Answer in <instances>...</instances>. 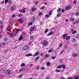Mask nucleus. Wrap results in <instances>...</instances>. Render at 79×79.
Returning <instances> with one entry per match:
<instances>
[{
  "label": "nucleus",
  "instance_id": "obj_1",
  "mask_svg": "<svg viewBox=\"0 0 79 79\" xmlns=\"http://www.w3.org/2000/svg\"><path fill=\"white\" fill-rule=\"evenodd\" d=\"M28 48V45H25L23 48V51H25L26 50H27Z\"/></svg>",
  "mask_w": 79,
  "mask_h": 79
},
{
  "label": "nucleus",
  "instance_id": "obj_2",
  "mask_svg": "<svg viewBox=\"0 0 79 79\" xmlns=\"http://www.w3.org/2000/svg\"><path fill=\"white\" fill-rule=\"evenodd\" d=\"M43 44L44 46H46L48 45V42L47 41H45L43 42Z\"/></svg>",
  "mask_w": 79,
  "mask_h": 79
},
{
  "label": "nucleus",
  "instance_id": "obj_3",
  "mask_svg": "<svg viewBox=\"0 0 79 79\" xmlns=\"http://www.w3.org/2000/svg\"><path fill=\"white\" fill-rule=\"evenodd\" d=\"M11 73V72L10 70H7L6 72V74H10Z\"/></svg>",
  "mask_w": 79,
  "mask_h": 79
},
{
  "label": "nucleus",
  "instance_id": "obj_4",
  "mask_svg": "<svg viewBox=\"0 0 79 79\" xmlns=\"http://www.w3.org/2000/svg\"><path fill=\"white\" fill-rule=\"evenodd\" d=\"M72 42L73 43H75L76 42V39L75 38H72L71 40Z\"/></svg>",
  "mask_w": 79,
  "mask_h": 79
},
{
  "label": "nucleus",
  "instance_id": "obj_5",
  "mask_svg": "<svg viewBox=\"0 0 79 79\" xmlns=\"http://www.w3.org/2000/svg\"><path fill=\"white\" fill-rule=\"evenodd\" d=\"M10 9L12 11L15 10H16V7H15V6H13L11 7Z\"/></svg>",
  "mask_w": 79,
  "mask_h": 79
},
{
  "label": "nucleus",
  "instance_id": "obj_6",
  "mask_svg": "<svg viewBox=\"0 0 79 79\" xmlns=\"http://www.w3.org/2000/svg\"><path fill=\"white\" fill-rule=\"evenodd\" d=\"M19 21L20 24H22L23 23V19H19Z\"/></svg>",
  "mask_w": 79,
  "mask_h": 79
},
{
  "label": "nucleus",
  "instance_id": "obj_7",
  "mask_svg": "<svg viewBox=\"0 0 79 79\" xmlns=\"http://www.w3.org/2000/svg\"><path fill=\"white\" fill-rule=\"evenodd\" d=\"M38 55H39V52H36L35 54L33 55V56L34 57V56H37Z\"/></svg>",
  "mask_w": 79,
  "mask_h": 79
},
{
  "label": "nucleus",
  "instance_id": "obj_8",
  "mask_svg": "<svg viewBox=\"0 0 79 79\" xmlns=\"http://www.w3.org/2000/svg\"><path fill=\"white\" fill-rule=\"evenodd\" d=\"M73 56V57H77L78 56V54H72Z\"/></svg>",
  "mask_w": 79,
  "mask_h": 79
},
{
  "label": "nucleus",
  "instance_id": "obj_9",
  "mask_svg": "<svg viewBox=\"0 0 79 79\" xmlns=\"http://www.w3.org/2000/svg\"><path fill=\"white\" fill-rule=\"evenodd\" d=\"M35 29V27H31L30 28V32H32L33 30H34Z\"/></svg>",
  "mask_w": 79,
  "mask_h": 79
},
{
  "label": "nucleus",
  "instance_id": "obj_10",
  "mask_svg": "<svg viewBox=\"0 0 79 79\" xmlns=\"http://www.w3.org/2000/svg\"><path fill=\"white\" fill-rule=\"evenodd\" d=\"M53 34V31H51L49 33L48 35H47V36H50V35H52Z\"/></svg>",
  "mask_w": 79,
  "mask_h": 79
},
{
  "label": "nucleus",
  "instance_id": "obj_11",
  "mask_svg": "<svg viewBox=\"0 0 79 79\" xmlns=\"http://www.w3.org/2000/svg\"><path fill=\"white\" fill-rule=\"evenodd\" d=\"M37 10V8H34L31 9V11H35V10Z\"/></svg>",
  "mask_w": 79,
  "mask_h": 79
},
{
  "label": "nucleus",
  "instance_id": "obj_12",
  "mask_svg": "<svg viewBox=\"0 0 79 79\" xmlns=\"http://www.w3.org/2000/svg\"><path fill=\"white\" fill-rule=\"evenodd\" d=\"M62 46H63V44L61 43L60 44H59V46L58 48H57V50H58V49H59V48H60V47H62Z\"/></svg>",
  "mask_w": 79,
  "mask_h": 79
},
{
  "label": "nucleus",
  "instance_id": "obj_13",
  "mask_svg": "<svg viewBox=\"0 0 79 79\" xmlns=\"http://www.w3.org/2000/svg\"><path fill=\"white\" fill-rule=\"evenodd\" d=\"M69 39H70V36H68L66 37L65 40H69Z\"/></svg>",
  "mask_w": 79,
  "mask_h": 79
},
{
  "label": "nucleus",
  "instance_id": "obj_14",
  "mask_svg": "<svg viewBox=\"0 0 79 79\" xmlns=\"http://www.w3.org/2000/svg\"><path fill=\"white\" fill-rule=\"evenodd\" d=\"M71 8V6H67L66 7V10H70V9Z\"/></svg>",
  "mask_w": 79,
  "mask_h": 79
},
{
  "label": "nucleus",
  "instance_id": "obj_15",
  "mask_svg": "<svg viewBox=\"0 0 79 79\" xmlns=\"http://www.w3.org/2000/svg\"><path fill=\"white\" fill-rule=\"evenodd\" d=\"M9 34L11 37H13V33L12 32H11Z\"/></svg>",
  "mask_w": 79,
  "mask_h": 79
},
{
  "label": "nucleus",
  "instance_id": "obj_16",
  "mask_svg": "<svg viewBox=\"0 0 79 79\" xmlns=\"http://www.w3.org/2000/svg\"><path fill=\"white\" fill-rule=\"evenodd\" d=\"M70 20L72 22H73V21H74V19L73 18H71L70 19Z\"/></svg>",
  "mask_w": 79,
  "mask_h": 79
},
{
  "label": "nucleus",
  "instance_id": "obj_17",
  "mask_svg": "<svg viewBox=\"0 0 79 79\" xmlns=\"http://www.w3.org/2000/svg\"><path fill=\"white\" fill-rule=\"evenodd\" d=\"M61 67H62V68L64 69H65V65H61Z\"/></svg>",
  "mask_w": 79,
  "mask_h": 79
},
{
  "label": "nucleus",
  "instance_id": "obj_18",
  "mask_svg": "<svg viewBox=\"0 0 79 79\" xmlns=\"http://www.w3.org/2000/svg\"><path fill=\"white\" fill-rule=\"evenodd\" d=\"M26 56L28 57V56H32V54H27L26 55Z\"/></svg>",
  "mask_w": 79,
  "mask_h": 79
},
{
  "label": "nucleus",
  "instance_id": "obj_19",
  "mask_svg": "<svg viewBox=\"0 0 79 79\" xmlns=\"http://www.w3.org/2000/svg\"><path fill=\"white\" fill-rule=\"evenodd\" d=\"M32 22L29 23L28 24V27H29V26H31V25H32Z\"/></svg>",
  "mask_w": 79,
  "mask_h": 79
},
{
  "label": "nucleus",
  "instance_id": "obj_20",
  "mask_svg": "<svg viewBox=\"0 0 79 79\" xmlns=\"http://www.w3.org/2000/svg\"><path fill=\"white\" fill-rule=\"evenodd\" d=\"M22 39H23V36L22 35L20 36L19 40H21Z\"/></svg>",
  "mask_w": 79,
  "mask_h": 79
},
{
  "label": "nucleus",
  "instance_id": "obj_21",
  "mask_svg": "<svg viewBox=\"0 0 79 79\" xmlns=\"http://www.w3.org/2000/svg\"><path fill=\"white\" fill-rule=\"evenodd\" d=\"M79 21H77L75 22H74L73 24H79Z\"/></svg>",
  "mask_w": 79,
  "mask_h": 79
},
{
  "label": "nucleus",
  "instance_id": "obj_22",
  "mask_svg": "<svg viewBox=\"0 0 79 79\" xmlns=\"http://www.w3.org/2000/svg\"><path fill=\"white\" fill-rule=\"evenodd\" d=\"M55 72L56 73H59V72H60V70L58 69H56L55 70Z\"/></svg>",
  "mask_w": 79,
  "mask_h": 79
},
{
  "label": "nucleus",
  "instance_id": "obj_23",
  "mask_svg": "<svg viewBox=\"0 0 79 79\" xmlns=\"http://www.w3.org/2000/svg\"><path fill=\"white\" fill-rule=\"evenodd\" d=\"M67 35L68 34H65L63 36V38H65V37H66V36H67Z\"/></svg>",
  "mask_w": 79,
  "mask_h": 79
},
{
  "label": "nucleus",
  "instance_id": "obj_24",
  "mask_svg": "<svg viewBox=\"0 0 79 79\" xmlns=\"http://www.w3.org/2000/svg\"><path fill=\"white\" fill-rule=\"evenodd\" d=\"M61 16V14H60V13H58L57 16V17L58 18H59V17H60V16Z\"/></svg>",
  "mask_w": 79,
  "mask_h": 79
},
{
  "label": "nucleus",
  "instance_id": "obj_25",
  "mask_svg": "<svg viewBox=\"0 0 79 79\" xmlns=\"http://www.w3.org/2000/svg\"><path fill=\"white\" fill-rule=\"evenodd\" d=\"M79 77L78 76H75L74 77L73 79H79Z\"/></svg>",
  "mask_w": 79,
  "mask_h": 79
},
{
  "label": "nucleus",
  "instance_id": "obj_26",
  "mask_svg": "<svg viewBox=\"0 0 79 79\" xmlns=\"http://www.w3.org/2000/svg\"><path fill=\"white\" fill-rule=\"evenodd\" d=\"M7 31H10V26H9L8 27L7 29Z\"/></svg>",
  "mask_w": 79,
  "mask_h": 79
},
{
  "label": "nucleus",
  "instance_id": "obj_27",
  "mask_svg": "<svg viewBox=\"0 0 79 79\" xmlns=\"http://www.w3.org/2000/svg\"><path fill=\"white\" fill-rule=\"evenodd\" d=\"M52 10H51L49 13V16H50L51 15H52Z\"/></svg>",
  "mask_w": 79,
  "mask_h": 79
},
{
  "label": "nucleus",
  "instance_id": "obj_28",
  "mask_svg": "<svg viewBox=\"0 0 79 79\" xmlns=\"http://www.w3.org/2000/svg\"><path fill=\"white\" fill-rule=\"evenodd\" d=\"M60 10H61V9L59 8L57 10V13H59L60 11Z\"/></svg>",
  "mask_w": 79,
  "mask_h": 79
},
{
  "label": "nucleus",
  "instance_id": "obj_29",
  "mask_svg": "<svg viewBox=\"0 0 79 79\" xmlns=\"http://www.w3.org/2000/svg\"><path fill=\"white\" fill-rule=\"evenodd\" d=\"M40 58V56L36 57L35 59V61H37V60H38V59H39V58Z\"/></svg>",
  "mask_w": 79,
  "mask_h": 79
},
{
  "label": "nucleus",
  "instance_id": "obj_30",
  "mask_svg": "<svg viewBox=\"0 0 79 79\" xmlns=\"http://www.w3.org/2000/svg\"><path fill=\"white\" fill-rule=\"evenodd\" d=\"M50 62H48L47 63V66H50Z\"/></svg>",
  "mask_w": 79,
  "mask_h": 79
},
{
  "label": "nucleus",
  "instance_id": "obj_31",
  "mask_svg": "<svg viewBox=\"0 0 79 79\" xmlns=\"http://www.w3.org/2000/svg\"><path fill=\"white\" fill-rule=\"evenodd\" d=\"M55 58V56H52L51 57V59H52V60H54Z\"/></svg>",
  "mask_w": 79,
  "mask_h": 79
},
{
  "label": "nucleus",
  "instance_id": "obj_32",
  "mask_svg": "<svg viewBox=\"0 0 79 79\" xmlns=\"http://www.w3.org/2000/svg\"><path fill=\"white\" fill-rule=\"evenodd\" d=\"M76 32H77V31H74L72 32V34H76Z\"/></svg>",
  "mask_w": 79,
  "mask_h": 79
},
{
  "label": "nucleus",
  "instance_id": "obj_33",
  "mask_svg": "<svg viewBox=\"0 0 79 79\" xmlns=\"http://www.w3.org/2000/svg\"><path fill=\"white\" fill-rule=\"evenodd\" d=\"M61 68V65H60L59 66L57 67V68H58V69H59L60 68Z\"/></svg>",
  "mask_w": 79,
  "mask_h": 79
},
{
  "label": "nucleus",
  "instance_id": "obj_34",
  "mask_svg": "<svg viewBox=\"0 0 79 79\" xmlns=\"http://www.w3.org/2000/svg\"><path fill=\"white\" fill-rule=\"evenodd\" d=\"M22 13H25V10L24 9H23L22 11Z\"/></svg>",
  "mask_w": 79,
  "mask_h": 79
},
{
  "label": "nucleus",
  "instance_id": "obj_35",
  "mask_svg": "<svg viewBox=\"0 0 79 79\" xmlns=\"http://www.w3.org/2000/svg\"><path fill=\"white\" fill-rule=\"evenodd\" d=\"M8 0H5V3L6 4H7V3H8Z\"/></svg>",
  "mask_w": 79,
  "mask_h": 79
},
{
  "label": "nucleus",
  "instance_id": "obj_36",
  "mask_svg": "<svg viewBox=\"0 0 79 79\" xmlns=\"http://www.w3.org/2000/svg\"><path fill=\"white\" fill-rule=\"evenodd\" d=\"M53 50H52V49H50L48 50V52L49 53H50L51 52H52V51Z\"/></svg>",
  "mask_w": 79,
  "mask_h": 79
},
{
  "label": "nucleus",
  "instance_id": "obj_37",
  "mask_svg": "<svg viewBox=\"0 0 79 79\" xmlns=\"http://www.w3.org/2000/svg\"><path fill=\"white\" fill-rule=\"evenodd\" d=\"M42 13L40 12L39 13V15L40 16V15H42Z\"/></svg>",
  "mask_w": 79,
  "mask_h": 79
},
{
  "label": "nucleus",
  "instance_id": "obj_38",
  "mask_svg": "<svg viewBox=\"0 0 79 79\" xmlns=\"http://www.w3.org/2000/svg\"><path fill=\"white\" fill-rule=\"evenodd\" d=\"M8 40V38H4V41H6V40Z\"/></svg>",
  "mask_w": 79,
  "mask_h": 79
},
{
  "label": "nucleus",
  "instance_id": "obj_39",
  "mask_svg": "<svg viewBox=\"0 0 79 79\" xmlns=\"http://www.w3.org/2000/svg\"><path fill=\"white\" fill-rule=\"evenodd\" d=\"M76 3H77V2L76 1H74L73 2V4H76Z\"/></svg>",
  "mask_w": 79,
  "mask_h": 79
},
{
  "label": "nucleus",
  "instance_id": "obj_40",
  "mask_svg": "<svg viewBox=\"0 0 79 79\" xmlns=\"http://www.w3.org/2000/svg\"><path fill=\"white\" fill-rule=\"evenodd\" d=\"M33 38H34V37L32 36L31 35L30 37L31 40H32V39H33Z\"/></svg>",
  "mask_w": 79,
  "mask_h": 79
},
{
  "label": "nucleus",
  "instance_id": "obj_41",
  "mask_svg": "<svg viewBox=\"0 0 79 79\" xmlns=\"http://www.w3.org/2000/svg\"><path fill=\"white\" fill-rule=\"evenodd\" d=\"M64 52V50H63L62 51H61L60 52V54H62V53H63Z\"/></svg>",
  "mask_w": 79,
  "mask_h": 79
},
{
  "label": "nucleus",
  "instance_id": "obj_42",
  "mask_svg": "<svg viewBox=\"0 0 79 79\" xmlns=\"http://www.w3.org/2000/svg\"><path fill=\"white\" fill-rule=\"evenodd\" d=\"M48 32V29H46V30L44 32L45 33H47Z\"/></svg>",
  "mask_w": 79,
  "mask_h": 79
},
{
  "label": "nucleus",
  "instance_id": "obj_43",
  "mask_svg": "<svg viewBox=\"0 0 79 79\" xmlns=\"http://www.w3.org/2000/svg\"><path fill=\"white\" fill-rule=\"evenodd\" d=\"M2 45H6V44L5 43H2Z\"/></svg>",
  "mask_w": 79,
  "mask_h": 79
},
{
  "label": "nucleus",
  "instance_id": "obj_44",
  "mask_svg": "<svg viewBox=\"0 0 79 79\" xmlns=\"http://www.w3.org/2000/svg\"><path fill=\"white\" fill-rule=\"evenodd\" d=\"M22 66H25V64L23 63L22 64H21Z\"/></svg>",
  "mask_w": 79,
  "mask_h": 79
},
{
  "label": "nucleus",
  "instance_id": "obj_45",
  "mask_svg": "<svg viewBox=\"0 0 79 79\" xmlns=\"http://www.w3.org/2000/svg\"><path fill=\"white\" fill-rule=\"evenodd\" d=\"M79 15V12H77V13L76 14V16H78V15Z\"/></svg>",
  "mask_w": 79,
  "mask_h": 79
},
{
  "label": "nucleus",
  "instance_id": "obj_46",
  "mask_svg": "<svg viewBox=\"0 0 79 79\" xmlns=\"http://www.w3.org/2000/svg\"><path fill=\"white\" fill-rule=\"evenodd\" d=\"M23 69H21L19 70V72H21V71H23Z\"/></svg>",
  "mask_w": 79,
  "mask_h": 79
},
{
  "label": "nucleus",
  "instance_id": "obj_47",
  "mask_svg": "<svg viewBox=\"0 0 79 79\" xmlns=\"http://www.w3.org/2000/svg\"><path fill=\"white\" fill-rule=\"evenodd\" d=\"M15 16V15H12V18H14Z\"/></svg>",
  "mask_w": 79,
  "mask_h": 79
},
{
  "label": "nucleus",
  "instance_id": "obj_48",
  "mask_svg": "<svg viewBox=\"0 0 79 79\" xmlns=\"http://www.w3.org/2000/svg\"><path fill=\"white\" fill-rule=\"evenodd\" d=\"M62 10V12H64V11H65V10L64 9H61Z\"/></svg>",
  "mask_w": 79,
  "mask_h": 79
},
{
  "label": "nucleus",
  "instance_id": "obj_49",
  "mask_svg": "<svg viewBox=\"0 0 79 79\" xmlns=\"http://www.w3.org/2000/svg\"><path fill=\"white\" fill-rule=\"evenodd\" d=\"M68 79H73L72 77H69Z\"/></svg>",
  "mask_w": 79,
  "mask_h": 79
},
{
  "label": "nucleus",
  "instance_id": "obj_50",
  "mask_svg": "<svg viewBox=\"0 0 79 79\" xmlns=\"http://www.w3.org/2000/svg\"><path fill=\"white\" fill-rule=\"evenodd\" d=\"M45 57H48V55L47 54L45 56Z\"/></svg>",
  "mask_w": 79,
  "mask_h": 79
},
{
  "label": "nucleus",
  "instance_id": "obj_51",
  "mask_svg": "<svg viewBox=\"0 0 79 79\" xmlns=\"http://www.w3.org/2000/svg\"><path fill=\"white\" fill-rule=\"evenodd\" d=\"M22 16V15H21V14H19L18 15V16Z\"/></svg>",
  "mask_w": 79,
  "mask_h": 79
},
{
  "label": "nucleus",
  "instance_id": "obj_52",
  "mask_svg": "<svg viewBox=\"0 0 79 79\" xmlns=\"http://www.w3.org/2000/svg\"><path fill=\"white\" fill-rule=\"evenodd\" d=\"M33 66V64H30L29 65V66H30V67H31V66Z\"/></svg>",
  "mask_w": 79,
  "mask_h": 79
},
{
  "label": "nucleus",
  "instance_id": "obj_53",
  "mask_svg": "<svg viewBox=\"0 0 79 79\" xmlns=\"http://www.w3.org/2000/svg\"><path fill=\"white\" fill-rule=\"evenodd\" d=\"M35 5H37V2L36 1L35 2Z\"/></svg>",
  "mask_w": 79,
  "mask_h": 79
},
{
  "label": "nucleus",
  "instance_id": "obj_54",
  "mask_svg": "<svg viewBox=\"0 0 79 79\" xmlns=\"http://www.w3.org/2000/svg\"><path fill=\"white\" fill-rule=\"evenodd\" d=\"M44 67H41V69L44 70Z\"/></svg>",
  "mask_w": 79,
  "mask_h": 79
},
{
  "label": "nucleus",
  "instance_id": "obj_55",
  "mask_svg": "<svg viewBox=\"0 0 79 79\" xmlns=\"http://www.w3.org/2000/svg\"><path fill=\"white\" fill-rule=\"evenodd\" d=\"M19 31V30L18 29L16 30V33H18V31Z\"/></svg>",
  "mask_w": 79,
  "mask_h": 79
},
{
  "label": "nucleus",
  "instance_id": "obj_56",
  "mask_svg": "<svg viewBox=\"0 0 79 79\" xmlns=\"http://www.w3.org/2000/svg\"><path fill=\"white\" fill-rule=\"evenodd\" d=\"M0 28H1V29H2V28H3V26H1L0 27Z\"/></svg>",
  "mask_w": 79,
  "mask_h": 79
},
{
  "label": "nucleus",
  "instance_id": "obj_57",
  "mask_svg": "<svg viewBox=\"0 0 79 79\" xmlns=\"http://www.w3.org/2000/svg\"><path fill=\"white\" fill-rule=\"evenodd\" d=\"M49 16V15H46V17H47L48 18Z\"/></svg>",
  "mask_w": 79,
  "mask_h": 79
},
{
  "label": "nucleus",
  "instance_id": "obj_58",
  "mask_svg": "<svg viewBox=\"0 0 79 79\" xmlns=\"http://www.w3.org/2000/svg\"><path fill=\"white\" fill-rule=\"evenodd\" d=\"M39 67H36V69H39Z\"/></svg>",
  "mask_w": 79,
  "mask_h": 79
},
{
  "label": "nucleus",
  "instance_id": "obj_59",
  "mask_svg": "<svg viewBox=\"0 0 79 79\" xmlns=\"http://www.w3.org/2000/svg\"><path fill=\"white\" fill-rule=\"evenodd\" d=\"M42 10H44V7H42L41 8Z\"/></svg>",
  "mask_w": 79,
  "mask_h": 79
},
{
  "label": "nucleus",
  "instance_id": "obj_60",
  "mask_svg": "<svg viewBox=\"0 0 79 79\" xmlns=\"http://www.w3.org/2000/svg\"><path fill=\"white\" fill-rule=\"evenodd\" d=\"M62 79H65V78L64 77H62Z\"/></svg>",
  "mask_w": 79,
  "mask_h": 79
},
{
  "label": "nucleus",
  "instance_id": "obj_61",
  "mask_svg": "<svg viewBox=\"0 0 79 79\" xmlns=\"http://www.w3.org/2000/svg\"><path fill=\"white\" fill-rule=\"evenodd\" d=\"M65 21H66V22H68V19H66V20H65Z\"/></svg>",
  "mask_w": 79,
  "mask_h": 79
},
{
  "label": "nucleus",
  "instance_id": "obj_62",
  "mask_svg": "<svg viewBox=\"0 0 79 79\" xmlns=\"http://www.w3.org/2000/svg\"><path fill=\"white\" fill-rule=\"evenodd\" d=\"M23 76H22V75H21L19 77H20L21 78V77Z\"/></svg>",
  "mask_w": 79,
  "mask_h": 79
},
{
  "label": "nucleus",
  "instance_id": "obj_63",
  "mask_svg": "<svg viewBox=\"0 0 79 79\" xmlns=\"http://www.w3.org/2000/svg\"><path fill=\"white\" fill-rule=\"evenodd\" d=\"M19 11L20 12H21V11H22V10H19Z\"/></svg>",
  "mask_w": 79,
  "mask_h": 79
},
{
  "label": "nucleus",
  "instance_id": "obj_64",
  "mask_svg": "<svg viewBox=\"0 0 79 79\" xmlns=\"http://www.w3.org/2000/svg\"><path fill=\"white\" fill-rule=\"evenodd\" d=\"M28 79H33V78H28Z\"/></svg>",
  "mask_w": 79,
  "mask_h": 79
}]
</instances>
